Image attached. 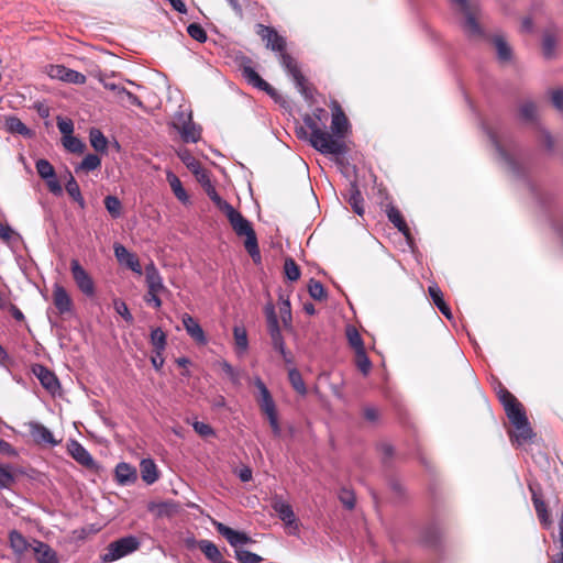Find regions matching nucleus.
I'll use <instances>...</instances> for the list:
<instances>
[{"mask_svg": "<svg viewBox=\"0 0 563 563\" xmlns=\"http://www.w3.org/2000/svg\"><path fill=\"white\" fill-rule=\"evenodd\" d=\"M306 126L311 131L309 142L313 148L322 154L342 155L346 151L342 139L349 130V121L336 101H332V134L323 131L316 120L306 115L303 118Z\"/></svg>", "mask_w": 563, "mask_h": 563, "instance_id": "f257e3e1", "label": "nucleus"}, {"mask_svg": "<svg viewBox=\"0 0 563 563\" xmlns=\"http://www.w3.org/2000/svg\"><path fill=\"white\" fill-rule=\"evenodd\" d=\"M483 129L485 130L487 136L489 137L492 144L494 145L500 162L508 168V170L512 174L514 177L518 179H523L526 186L530 190L531 195L541 203L545 205L548 198L544 197L542 189L539 185L534 184L532 180L528 179L527 169L525 165H522L515 156V143L504 128H489L486 124H483Z\"/></svg>", "mask_w": 563, "mask_h": 563, "instance_id": "f03ea898", "label": "nucleus"}, {"mask_svg": "<svg viewBox=\"0 0 563 563\" xmlns=\"http://www.w3.org/2000/svg\"><path fill=\"white\" fill-rule=\"evenodd\" d=\"M256 33L261 36L263 41L266 42V47L280 53V63L286 73L294 80L299 92L306 98L310 99L312 97V92L307 85V80L305 76L301 74L297 62L285 52L286 41L283 36H280L275 29L271 26H266L264 24H256Z\"/></svg>", "mask_w": 563, "mask_h": 563, "instance_id": "7ed1b4c3", "label": "nucleus"}, {"mask_svg": "<svg viewBox=\"0 0 563 563\" xmlns=\"http://www.w3.org/2000/svg\"><path fill=\"white\" fill-rule=\"evenodd\" d=\"M233 231L239 236H245L244 247L255 263L261 261V252L256 233L252 223L241 212L231 207L224 212Z\"/></svg>", "mask_w": 563, "mask_h": 563, "instance_id": "20e7f679", "label": "nucleus"}, {"mask_svg": "<svg viewBox=\"0 0 563 563\" xmlns=\"http://www.w3.org/2000/svg\"><path fill=\"white\" fill-rule=\"evenodd\" d=\"M254 385L258 390L257 404L261 411L266 416L273 434L275 437H280L282 427L279 424L275 400L273 399L265 383L260 377L254 379Z\"/></svg>", "mask_w": 563, "mask_h": 563, "instance_id": "39448f33", "label": "nucleus"}, {"mask_svg": "<svg viewBox=\"0 0 563 563\" xmlns=\"http://www.w3.org/2000/svg\"><path fill=\"white\" fill-rule=\"evenodd\" d=\"M505 411L507 418L516 428V433L514 434L512 440L519 445L531 440L534 433L530 427L522 405L518 401L517 404L509 405Z\"/></svg>", "mask_w": 563, "mask_h": 563, "instance_id": "423d86ee", "label": "nucleus"}, {"mask_svg": "<svg viewBox=\"0 0 563 563\" xmlns=\"http://www.w3.org/2000/svg\"><path fill=\"white\" fill-rule=\"evenodd\" d=\"M141 542L135 536H125L112 541L100 555L101 563H112L139 550Z\"/></svg>", "mask_w": 563, "mask_h": 563, "instance_id": "0eeeda50", "label": "nucleus"}, {"mask_svg": "<svg viewBox=\"0 0 563 563\" xmlns=\"http://www.w3.org/2000/svg\"><path fill=\"white\" fill-rule=\"evenodd\" d=\"M70 272L78 289L85 296L93 297L96 294L95 283L77 260L70 261Z\"/></svg>", "mask_w": 563, "mask_h": 563, "instance_id": "6e6552de", "label": "nucleus"}, {"mask_svg": "<svg viewBox=\"0 0 563 563\" xmlns=\"http://www.w3.org/2000/svg\"><path fill=\"white\" fill-rule=\"evenodd\" d=\"M213 526H214L216 530L223 538L227 539L229 544L231 547L235 548V550L238 549V547H241V545L249 544V543L253 542L251 537H249L245 532L236 531V530L225 526L222 522L213 521Z\"/></svg>", "mask_w": 563, "mask_h": 563, "instance_id": "1a4fd4ad", "label": "nucleus"}, {"mask_svg": "<svg viewBox=\"0 0 563 563\" xmlns=\"http://www.w3.org/2000/svg\"><path fill=\"white\" fill-rule=\"evenodd\" d=\"M32 373L40 380L41 385L52 394H55L60 385L54 372L48 369L45 365L34 364Z\"/></svg>", "mask_w": 563, "mask_h": 563, "instance_id": "9d476101", "label": "nucleus"}, {"mask_svg": "<svg viewBox=\"0 0 563 563\" xmlns=\"http://www.w3.org/2000/svg\"><path fill=\"white\" fill-rule=\"evenodd\" d=\"M48 75L52 78L75 85H84L87 80L86 76L77 70L67 68L64 65L51 66Z\"/></svg>", "mask_w": 563, "mask_h": 563, "instance_id": "9b49d317", "label": "nucleus"}, {"mask_svg": "<svg viewBox=\"0 0 563 563\" xmlns=\"http://www.w3.org/2000/svg\"><path fill=\"white\" fill-rule=\"evenodd\" d=\"M67 452L79 464L87 468H95L96 462L88 450L77 440L70 439L67 443Z\"/></svg>", "mask_w": 563, "mask_h": 563, "instance_id": "f8f14e48", "label": "nucleus"}, {"mask_svg": "<svg viewBox=\"0 0 563 563\" xmlns=\"http://www.w3.org/2000/svg\"><path fill=\"white\" fill-rule=\"evenodd\" d=\"M267 330L272 339V345L275 351L286 347L285 341L280 331L278 318L273 306L267 308Z\"/></svg>", "mask_w": 563, "mask_h": 563, "instance_id": "ddd939ff", "label": "nucleus"}, {"mask_svg": "<svg viewBox=\"0 0 563 563\" xmlns=\"http://www.w3.org/2000/svg\"><path fill=\"white\" fill-rule=\"evenodd\" d=\"M29 432L37 444H48L51 446H56L58 441L55 440L52 431L46 428L44 424L31 421L27 423Z\"/></svg>", "mask_w": 563, "mask_h": 563, "instance_id": "4468645a", "label": "nucleus"}, {"mask_svg": "<svg viewBox=\"0 0 563 563\" xmlns=\"http://www.w3.org/2000/svg\"><path fill=\"white\" fill-rule=\"evenodd\" d=\"M113 251L117 260L124 264L126 267H129L132 272L141 275L142 274V266L140 264V261L137 256L133 253H131L124 245L115 243L113 245Z\"/></svg>", "mask_w": 563, "mask_h": 563, "instance_id": "2eb2a0df", "label": "nucleus"}, {"mask_svg": "<svg viewBox=\"0 0 563 563\" xmlns=\"http://www.w3.org/2000/svg\"><path fill=\"white\" fill-rule=\"evenodd\" d=\"M183 325L188 335L199 345L208 343L203 329L190 314L184 313L181 317Z\"/></svg>", "mask_w": 563, "mask_h": 563, "instance_id": "dca6fc26", "label": "nucleus"}, {"mask_svg": "<svg viewBox=\"0 0 563 563\" xmlns=\"http://www.w3.org/2000/svg\"><path fill=\"white\" fill-rule=\"evenodd\" d=\"M455 2L461 10L465 13V20L463 22V29L464 32L468 36H481L483 31L476 21V19L473 16V14L470 11L467 0H452Z\"/></svg>", "mask_w": 563, "mask_h": 563, "instance_id": "f3484780", "label": "nucleus"}, {"mask_svg": "<svg viewBox=\"0 0 563 563\" xmlns=\"http://www.w3.org/2000/svg\"><path fill=\"white\" fill-rule=\"evenodd\" d=\"M272 508L277 514L278 518L285 522L286 526L296 523V516L292 507L286 503L280 496H275L272 500Z\"/></svg>", "mask_w": 563, "mask_h": 563, "instance_id": "a211bd4d", "label": "nucleus"}, {"mask_svg": "<svg viewBox=\"0 0 563 563\" xmlns=\"http://www.w3.org/2000/svg\"><path fill=\"white\" fill-rule=\"evenodd\" d=\"M242 76L253 87H255L260 90H263L271 96L275 95L274 88L268 82H266L253 67L243 66L242 67Z\"/></svg>", "mask_w": 563, "mask_h": 563, "instance_id": "6ab92c4d", "label": "nucleus"}, {"mask_svg": "<svg viewBox=\"0 0 563 563\" xmlns=\"http://www.w3.org/2000/svg\"><path fill=\"white\" fill-rule=\"evenodd\" d=\"M53 300L56 309L60 314L70 312L73 309V301L67 290L59 284H55L53 288Z\"/></svg>", "mask_w": 563, "mask_h": 563, "instance_id": "aec40b11", "label": "nucleus"}, {"mask_svg": "<svg viewBox=\"0 0 563 563\" xmlns=\"http://www.w3.org/2000/svg\"><path fill=\"white\" fill-rule=\"evenodd\" d=\"M145 282L147 286V291L152 292H163L166 291V287L164 286L163 278L156 268V266L151 263L145 267Z\"/></svg>", "mask_w": 563, "mask_h": 563, "instance_id": "412c9836", "label": "nucleus"}, {"mask_svg": "<svg viewBox=\"0 0 563 563\" xmlns=\"http://www.w3.org/2000/svg\"><path fill=\"white\" fill-rule=\"evenodd\" d=\"M137 479L136 468L129 463L121 462L115 466V481L119 485H131Z\"/></svg>", "mask_w": 563, "mask_h": 563, "instance_id": "4be33fe9", "label": "nucleus"}, {"mask_svg": "<svg viewBox=\"0 0 563 563\" xmlns=\"http://www.w3.org/2000/svg\"><path fill=\"white\" fill-rule=\"evenodd\" d=\"M345 199L357 216L364 214V199L356 183L350 184Z\"/></svg>", "mask_w": 563, "mask_h": 563, "instance_id": "5701e85b", "label": "nucleus"}, {"mask_svg": "<svg viewBox=\"0 0 563 563\" xmlns=\"http://www.w3.org/2000/svg\"><path fill=\"white\" fill-rule=\"evenodd\" d=\"M37 563H58L56 551H54L47 543L36 541L34 547Z\"/></svg>", "mask_w": 563, "mask_h": 563, "instance_id": "b1692460", "label": "nucleus"}, {"mask_svg": "<svg viewBox=\"0 0 563 563\" xmlns=\"http://www.w3.org/2000/svg\"><path fill=\"white\" fill-rule=\"evenodd\" d=\"M429 295L433 300V303L441 311V313L449 320L453 319V314L451 312L450 307L443 299V294L437 284L429 286L428 288Z\"/></svg>", "mask_w": 563, "mask_h": 563, "instance_id": "393cba45", "label": "nucleus"}, {"mask_svg": "<svg viewBox=\"0 0 563 563\" xmlns=\"http://www.w3.org/2000/svg\"><path fill=\"white\" fill-rule=\"evenodd\" d=\"M141 477L147 484L152 485L158 479V470L152 459H143L140 463Z\"/></svg>", "mask_w": 563, "mask_h": 563, "instance_id": "a878e982", "label": "nucleus"}, {"mask_svg": "<svg viewBox=\"0 0 563 563\" xmlns=\"http://www.w3.org/2000/svg\"><path fill=\"white\" fill-rule=\"evenodd\" d=\"M492 42L495 46L498 60L500 63L509 62L512 57V49L505 37L500 34H496L494 35Z\"/></svg>", "mask_w": 563, "mask_h": 563, "instance_id": "bb28decb", "label": "nucleus"}, {"mask_svg": "<svg viewBox=\"0 0 563 563\" xmlns=\"http://www.w3.org/2000/svg\"><path fill=\"white\" fill-rule=\"evenodd\" d=\"M529 489L532 494L533 506L540 522L545 527H549L551 525V521L544 500L541 498V496L538 495L532 485H529Z\"/></svg>", "mask_w": 563, "mask_h": 563, "instance_id": "cd10ccee", "label": "nucleus"}, {"mask_svg": "<svg viewBox=\"0 0 563 563\" xmlns=\"http://www.w3.org/2000/svg\"><path fill=\"white\" fill-rule=\"evenodd\" d=\"M5 129L12 134H19L24 137H32L33 131L29 129L18 117L10 115L5 118Z\"/></svg>", "mask_w": 563, "mask_h": 563, "instance_id": "c85d7f7f", "label": "nucleus"}, {"mask_svg": "<svg viewBox=\"0 0 563 563\" xmlns=\"http://www.w3.org/2000/svg\"><path fill=\"white\" fill-rule=\"evenodd\" d=\"M386 214L388 220L401 232L406 238H409V228L404 220L400 211L393 205H388L386 208Z\"/></svg>", "mask_w": 563, "mask_h": 563, "instance_id": "c756f323", "label": "nucleus"}, {"mask_svg": "<svg viewBox=\"0 0 563 563\" xmlns=\"http://www.w3.org/2000/svg\"><path fill=\"white\" fill-rule=\"evenodd\" d=\"M68 179L65 185V189L67 194L71 197V199L78 203L80 209L86 208V201L81 195L80 187L77 180L74 178L70 172H67Z\"/></svg>", "mask_w": 563, "mask_h": 563, "instance_id": "7c9ffc66", "label": "nucleus"}, {"mask_svg": "<svg viewBox=\"0 0 563 563\" xmlns=\"http://www.w3.org/2000/svg\"><path fill=\"white\" fill-rule=\"evenodd\" d=\"M166 179L176 198L184 203L187 202L189 197L183 187L180 179L173 172H167Z\"/></svg>", "mask_w": 563, "mask_h": 563, "instance_id": "2f4dec72", "label": "nucleus"}, {"mask_svg": "<svg viewBox=\"0 0 563 563\" xmlns=\"http://www.w3.org/2000/svg\"><path fill=\"white\" fill-rule=\"evenodd\" d=\"M200 550L212 563H221L223 561L218 547L210 540H200Z\"/></svg>", "mask_w": 563, "mask_h": 563, "instance_id": "473e14b6", "label": "nucleus"}, {"mask_svg": "<svg viewBox=\"0 0 563 563\" xmlns=\"http://www.w3.org/2000/svg\"><path fill=\"white\" fill-rule=\"evenodd\" d=\"M104 208L112 219H119L123 214V206L121 200L113 195H108L103 199Z\"/></svg>", "mask_w": 563, "mask_h": 563, "instance_id": "72a5a7b5", "label": "nucleus"}, {"mask_svg": "<svg viewBox=\"0 0 563 563\" xmlns=\"http://www.w3.org/2000/svg\"><path fill=\"white\" fill-rule=\"evenodd\" d=\"M9 542H10L11 549L16 554L24 553L29 549V545H30L27 540L24 538V536L16 530H12L9 533Z\"/></svg>", "mask_w": 563, "mask_h": 563, "instance_id": "f704fd0d", "label": "nucleus"}, {"mask_svg": "<svg viewBox=\"0 0 563 563\" xmlns=\"http://www.w3.org/2000/svg\"><path fill=\"white\" fill-rule=\"evenodd\" d=\"M178 133L185 143H196L201 136V129L190 121L188 125L179 130Z\"/></svg>", "mask_w": 563, "mask_h": 563, "instance_id": "c9c22d12", "label": "nucleus"}, {"mask_svg": "<svg viewBox=\"0 0 563 563\" xmlns=\"http://www.w3.org/2000/svg\"><path fill=\"white\" fill-rule=\"evenodd\" d=\"M233 336L238 354L245 353L249 349L246 330L243 327L235 325L233 328Z\"/></svg>", "mask_w": 563, "mask_h": 563, "instance_id": "e433bc0d", "label": "nucleus"}, {"mask_svg": "<svg viewBox=\"0 0 563 563\" xmlns=\"http://www.w3.org/2000/svg\"><path fill=\"white\" fill-rule=\"evenodd\" d=\"M150 340L153 345V351H165L167 345V335L161 328H155L151 331Z\"/></svg>", "mask_w": 563, "mask_h": 563, "instance_id": "4c0bfd02", "label": "nucleus"}, {"mask_svg": "<svg viewBox=\"0 0 563 563\" xmlns=\"http://www.w3.org/2000/svg\"><path fill=\"white\" fill-rule=\"evenodd\" d=\"M288 378L291 387L301 396L307 394V387L300 372L292 367L288 371Z\"/></svg>", "mask_w": 563, "mask_h": 563, "instance_id": "58836bf2", "label": "nucleus"}, {"mask_svg": "<svg viewBox=\"0 0 563 563\" xmlns=\"http://www.w3.org/2000/svg\"><path fill=\"white\" fill-rule=\"evenodd\" d=\"M206 192L208 197L212 200V202L224 213L227 210H229L232 206L224 199L220 197V195L217 192L216 188L212 186L209 178H207V188Z\"/></svg>", "mask_w": 563, "mask_h": 563, "instance_id": "ea45409f", "label": "nucleus"}, {"mask_svg": "<svg viewBox=\"0 0 563 563\" xmlns=\"http://www.w3.org/2000/svg\"><path fill=\"white\" fill-rule=\"evenodd\" d=\"M89 136H90L91 146L97 152H101V153H106L107 152L108 140H107V137L103 135V133L100 130L91 129L90 133H89Z\"/></svg>", "mask_w": 563, "mask_h": 563, "instance_id": "a19ab883", "label": "nucleus"}, {"mask_svg": "<svg viewBox=\"0 0 563 563\" xmlns=\"http://www.w3.org/2000/svg\"><path fill=\"white\" fill-rule=\"evenodd\" d=\"M101 166V158L97 154H87L81 163L76 167V172H92Z\"/></svg>", "mask_w": 563, "mask_h": 563, "instance_id": "79ce46f5", "label": "nucleus"}, {"mask_svg": "<svg viewBox=\"0 0 563 563\" xmlns=\"http://www.w3.org/2000/svg\"><path fill=\"white\" fill-rule=\"evenodd\" d=\"M35 168L38 176L44 180L53 178V176L56 174L53 165L45 158L37 159L35 163Z\"/></svg>", "mask_w": 563, "mask_h": 563, "instance_id": "37998d69", "label": "nucleus"}, {"mask_svg": "<svg viewBox=\"0 0 563 563\" xmlns=\"http://www.w3.org/2000/svg\"><path fill=\"white\" fill-rule=\"evenodd\" d=\"M556 38L551 33H545L542 40V51L545 58H553L555 55Z\"/></svg>", "mask_w": 563, "mask_h": 563, "instance_id": "c03bdc74", "label": "nucleus"}, {"mask_svg": "<svg viewBox=\"0 0 563 563\" xmlns=\"http://www.w3.org/2000/svg\"><path fill=\"white\" fill-rule=\"evenodd\" d=\"M355 363L357 368L364 374L367 375L372 368V362L367 356L365 349L355 351Z\"/></svg>", "mask_w": 563, "mask_h": 563, "instance_id": "a18cd8bd", "label": "nucleus"}, {"mask_svg": "<svg viewBox=\"0 0 563 563\" xmlns=\"http://www.w3.org/2000/svg\"><path fill=\"white\" fill-rule=\"evenodd\" d=\"M63 145L70 153H82L85 144L74 135L63 136Z\"/></svg>", "mask_w": 563, "mask_h": 563, "instance_id": "49530a36", "label": "nucleus"}, {"mask_svg": "<svg viewBox=\"0 0 563 563\" xmlns=\"http://www.w3.org/2000/svg\"><path fill=\"white\" fill-rule=\"evenodd\" d=\"M235 559L239 563H260L263 560L261 555L243 549L235 550Z\"/></svg>", "mask_w": 563, "mask_h": 563, "instance_id": "de8ad7c7", "label": "nucleus"}, {"mask_svg": "<svg viewBox=\"0 0 563 563\" xmlns=\"http://www.w3.org/2000/svg\"><path fill=\"white\" fill-rule=\"evenodd\" d=\"M309 295L316 300H323L327 298V292L323 285L316 279H310L308 285Z\"/></svg>", "mask_w": 563, "mask_h": 563, "instance_id": "09e8293b", "label": "nucleus"}, {"mask_svg": "<svg viewBox=\"0 0 563 563\" xmlns=\"http://www.w3.org/2000/svg\"><path fill=\"white\" fill-rule=\"evenodd\" d=\"M346 336H347L350 345L354 349V351L365 349L363 339H362L361 334L358 333V331L354 327H349L346 329Z\"/></svg>", "mask_w": 563, "mask_h": 563, "instance_id": "8fccbe9b", "label": "nucleus"}, {"mask_svg": "<svg viewBox=\"0 0 563 563\" xmlns=\"http://www.w3.org/2000/svg\"><path fill=\"white\" fill-rule=\"evenodd\" d=\"M284 271H285L286 277L290 282H296L300 277V269H299L298 265L296 264V262L290 257L285 260Z\"/></svg>", "mask_w": 563, "mask_h": 563, "instance_id": "3c124183", "label": "nucleus"}, {"mask_svg": "<svg viewBox=\"0 0 563 563\" xmlns=\"http://www.w3.org/2000/svg\"><path fill=\"white\" fill-rule=\"evenodd\" d=\"M178 156L195 175H199L200 163L188 151L178 153Z\"/></svg>", "mask_w": 563, "mask_h": 563, "instance_id": "603ef678", "label": "nucleus"}, {"mask_svg": "<svg viewBox=\"0 0 563 563\" xmlns=\"http://www.w3.org/2000/svg\"><path fill=\"white\" fill-rule=\"evenodd\" d=\"M113 308L115 312L121 316L128 323H133L134 318L132 313L129 310L128 305L122 299H114L113 300Z\"/></svg>", "mask_w": 563, "mask_h": 563, "instance_id": "864d4df0", "label": "nucleus"}, {"mask_svg": "<svg viewBox=\"0 0 563 563\" xmlns=\"http://www.w3.org/2000/svg\"><path fill=\"white\" fill-rule=\"evenodd\" d=\"M15 481L11 466H0V490L9 488Z\"/></svg>", "mask_w": 563, "mask_h": 563, "instance_id": "5fc2aeb1", "label": "nucleus"}, {"mask_svg": "<svg viewBox=\"0 0 563 563\" xmlns=\"http://www.w3.org/2000/svg\"><path fill=\"white\" fill-rule=\"evenodd\" d=\"M187 33L191 38L196 40L199 43H203L207 41V33L203 30V27L198 23H190L187 26Z\"/></svg>", "mask_w": 563, "mask_h": 563, "instance_id": "6e6d98bb", "label": "nucleus"}, {"mask_svg": "<svg viewBox=\"0 0 563 563\" xmlns=\"http://www.w3.org/2000/svg\"><path fill=\"white\" fill-rule=\"evenodd\" d=\"M221 369L223 373L228 376V378L231 380L232 384L239 385L241 377L238 369H235L229 362L221 361L219 363Z\"/></svg>", "mask_w": 563, "mask_h": 563, "instance_id": "4d7b16f0", "label": "nucleus"}, {"mask_svg": "<svg viewBox=\"0 0 563 563\" xmlns=\"http://www.w3.org/2000/svg\"><path fill=\"white\" fill-rule=\"evenodd\" d=\"M190 121H192L191 112L178 111L174 117L173 126L178 132L188 125Z\"/></svg>", "mask_w": 563, "mask_h": 563, "instance_id": "13d9d810", "label": "nucleus"}, {"mask_svg": "<svg viewBox=\"0 0 563 563\" xmlns=\"http://www.w3.org/2000/svg\"><path fill=\"white\" fill-rule=\"evenodd\" d=\"M536 104L531 101L525 102L519 110L520 118L523 121H533L536 119Z\"/></svg>", "mask_w": 563, "mask_h": 563, "instance_id": "bf43d9fd", "label": "nucleus"}, {"mask_svg": "<svg viewBox=\"0 0 563 563\" xmlns=\"http://www.w3.org/2000/svg\"><path fill=\"white\" fill-rule=\"evenodd\" d=\"M118 97L121 100H126L132 106H136V107H142L143 106V103L140 100V98L136 95H134L133 92H131L128 89H125V88H118Z\"/></svg>", "mask_w": 563, "mask_h": 563, "instance_id": "052dcab7", "label": "nucleus"}, {"mask_svg": "<svg viewBox=\"0 0 563 563\" xmlns=\"http://www.w3.org/2000/svg\"><path fill=\"white\" fill-rule=\"evenodd\" d=\"M192 428L201 437H213L216 434L214 430L212 429L211 426H209L208 423H205L202 421H195L192 423Z\"/></svg>", "mask_w": 563, "mask_h": 563, "instance_id": "680f3d73", "label": "nucleus"}, {"mask_svg": "<svg viewBox=\"0 0 563 563\" xmlns=\"http://www.w3.org/2000/svg\"><path fill=\"white\" fill-rule=\"evenodd\" d=\"M498 398L501 405L504 406V409L508 408L509 405L517 404V398L508 391L506 388L500 387L498 390Z\"/></svg>", "mask_w": 563, "mask_h": 563, "instance_id": "e2e57ef3", "label": "nucleus"}, {"mask_svg": "<svg viewBox=\"0 0 563 563\" xmlns=\"http://www.w3.org/2000/svg\"><path fill=\"white\" fill-rule=\"evenodd\" d=\"M340 501L344 505L347 509H353L355 506V497L354 494L347 489H342L340 493Z\"/></svg>", "mask_w": 563, "mask_h": 563, "instance_id": "0e129e2a", "label": "nucleus"}, {"mask_svg": "<svg viewBox=\"0 0 563 563\" xmlns=\"http://www.w3.org/2000/svg\"><path fill=\"white\" fill-rule=\"evenodd\" d=\"M46 185L48 187V190L55 195V196H62L63 195V187L60 183L58 181L56 175L53 176V178L45 179Z\"/></svg>", "mask_w": 563, "mask_h": 563, "instance_id": "69168bd1", "label": "nucleus"}, {"mask_svg": "<svg viewBox=\"0 0 563 563\" xmlns=\"http://www.w3.org/2000/svg\"><path fill=\"white\" fill-rule=\"evenodd\" d=\"M57 126H58L59 132L64 136L71 135V133L74 131V124L70 120H63V119L58 118Z\"/></svg>", "mask_w": 563, "mask_h": 563, "instance_id": "338daca9", "label": "nucleus"}, {"mask_svg": "<svg viewBox=\"0 0 563 563\" xmlns=\"http://www.w3.org/2000/svg\"><path fill=\"white\" fill-rule=\"evenodd\" d=\"M552 103L559 110L563 111V88L552 91Z\"/></svg>", "mask_w": 563, "mask_h": 563, "instance_id": "774afa93", "label": "nucleus"}]
</instances>
